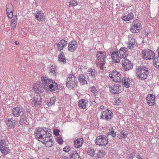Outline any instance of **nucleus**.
<instances>
[{"mask_svg": "<svg viewBox=\"0 0 159 159\" xmlns=\"http://www.w3.org/2000/svg\"><path fill=\"white\" fill-rule=\"evenodd\" d=\"M34 135L36 139L45 144L48 147L52 146L53 144L52 140L50 138V134L46 128L36 129Z\"/></svg>", "mask_w": 159, "mask_h": 159, "instance_id": "1", "label": "nucleus"}, {"mask_svg": "<svg viewBox=\"0 0 159 159\" xmlns=\"http://www.w3.org/2000/svg\"><path fill=\"white\" fill-rule=\"evenodd\" d=\"M41 80L43 84V88L46 90L48 91L50 90L51 91H53L58 89L57 83L54 80L47 79L45 76L42 77Z\"/></svg>", "mask_w": 159, "mask_h": 159, "instance_id": "2", "label": "nucleus"}, {"mask_svg": "<svg viewBox=\"0 0 159 159\" xmlns=\"http://www.w3.org/2000/svg\"><path fill=\"white\" fill-rule=\"evenodd\" d=\"M106 53L105 52L98 51L96 54L97 58L99 61L98 62V66L101 70L103 69V66L105 64V61Z\"/></svg>", "mask_w": 159, "mask_h": 159, "instance_id": "3", "label": "nucleus"}, {"mask_svg": "<svg viewBox=\"0 0 159 159\" xmlns=\"http://www.w3.org/2000/svg\"><path fill=\"white\" fill-rule=\"evenodd\" d=\"M8 143L7 140L4 137H0V150L2 153L6 155L8 154L10 149L7 146Z\"/></svg>", "mask_w": 159, "mask_h": 159, "instance_id": "4", "label": "nucleus"}, {"mask_svg": "<svg viewBox=\"0 0 159 159\" xmlns=\"http://www.w3.org/2000/svg\"><path fill=\"white\" fill-rule=\"evenodd\" d=\"M77 78L72 74L69 75L67 79L66 87L70 89H72L76 86Z\"/></svg>", "mask_w": 159, "mask_h": 159, "instance_id": "5", "label": "nucleus"}, {"mask_svg": "<svg viewBox=\"0 0 159 159\" xmlns=\"http://www.w3.org/2000/svg\"><path fill=\"white\" fill-rule=\"evenodd\" d=\"M148 73V69L145 67L140 66L137 69V74L138 75L139 79L142 80L145 79Z\"/></svg>", "mask_w": 159, "mask_h": 159, "instance_id": "6", "label": "nucleus"}, {"mask_svg": "<svg viewBox=\"0 0 159 159\" xmlns=\"http://www.w3.org/2000/svg\"><path fill=\"white\" fill-rule=\"evenodd\" d=\"M95 143L99 146H106L108 143V138L104 135H99L96 138Z\"/></svg>", "mask_w": 159, "mask_h": 159, "instance_id": "7", "label": "nucleus"}, {"mask_svg": "<svg viewBox=\"0 0 159 159\" xmlns=\"http://www.w3.org/2000/svg\"><path fill=\"white\" fill-rule=\"evenodd\" d=\"M110 92L113 94L119 93L123 90V88L120 83H116L113 86H109Z\"/></svg>", "mask_w": 159, "mask_h": 159, "instance_id": "8", "label": "nucleus"}, {"mask_svg": "<svg viewBox=\"0 0 159 159\" xmlns=\"http://www.w3.org/2000/svg\"><path fill=\"white\" fill-rule=\"evenodd\" d=\"M101 119H104L106 120H109L113 117V113L110 110H106L102 111L101 113Z\"/></svg>", "mask_w": 159, "mask_h": 159, "instance_id": "9", "label": "nucleus"}, {"mask_svg": "<svg viewBox=\"0 0 159 159\" xmlns=\"http://www.w3.org/2000/svg\"><path fill=\"white\" fill-rule=\"evenodd\" d=\"M141 24L138 20H135L131 25L130 31L133 33H137L141 29Z\"/></svg>", "mask_w": 159, "mask_h": 159, "instance_id": "10", "label": "nucleus"}, {"mask_svg": "<svg viewBox=\"0 0 159 159\" xmlns=\"http://www.w3.org/2000/svg\"><path fill=\"white\" fill-rule=\"evenodd\" d=\"M120 74L116 70L112 71L109 73V76L116 83H120L121 81Z\"/></svg>", "mask_w": 159, "mask_h": 159, "instance_id": "11", "label": "nucleus"}, {"mask_svg": "<svg viewBox=\"0 0 159 159\" xmlns=\"http://www.w3.org/2000/svg\"><path fill=\"white\" fill-rule=\"evenodd\" d=\"M142 55L144 59H152L155 56L154 52L150 50H143L142 52Z\"/></svg>", "mask_w": 159, "mask_h": 159, "instance_id": "12", "label": "nucleus"}, {"mask_svg": "<svg viewBox=\"0 0 159 159\" xmlns=\"http://www.w3.org/2000/svg\"><path fill=\"white\" fill-rule=\"evenodd\" d=\"M121 62L124 69L125 71H127L131 69L133 67V65L131 61L126 58H123Z\"/></svg>", "mask_w": 159, "mask_h": 159, "instance_id": "13", "label": "nucleus"}, {"mask_svg": "<svg viewBox=\"0 0 159 159\" xmlns=\"http://www.w3.org/2000/svg\"><path fill=\"white\" fill-rule=\"evenodd\" d=\"M128 42L127 43V47L129 49L134 48L137 43L133 34H130L128 36Z\"/></svg>", "mask_w": 159, "mask_h": 159, "instance_id": "14", "label": "nucleus"}, {"mask_svg": "<svg viewBox=\"0 0 159 159\" xmlns=\"http://www.w3.org/2000/svg\"><path fill=\"white\" fill-rule=\"evenodd\" d=\"M44 14L41 11H38L35 12L34 16L35 18L39 21H42L45 20V18Z\"/></svg>", "mask_w": 159, "mask_h": 159, "instance_id": "15", "label": "nucleus"}, {"mask_svg": "<svg viewBox=\"0 0 159 159\" xmlns=\"http://www.w3.org/2000/svg\"><path fill=\"white\" fill-rule=\"evenodd\" d=\"M78 47V44L77 42L73 40L69 43L68 49L70 52H73L76 50Z\"/></svg>", "mask_w": 159, "mask_h": 159, "instance_id": "16", "label": "nucleus"}, {"mask_svg": "<svg viewBox=\"0 0 159 159\" xmlns=\"http://www.w3.org/2000/svg\"><path fill=\"white\" fill-rule=\"evenodd\" d=\"M23 112V108L19 107H14L12 110L11 113L13 115L16 117L19 116Z\"/></svg>", "mask_w": 159, "mask_h": 159, "instance_id": "17", "label": "nucleus"}, {"mask_svg": "<svg viewBox=\"0 0 159 159\" xmlns=\"http://www.w3.org/2000/svg\"><path fill=\"white\" fill-rule=\"evenodd\" d=\"M146 99L147 103L150 106H152L155 104V96L153 94H148Z\"/></svg>", "mask_w": 159, "mask_h": 159, "instance_id": "18", "label": "nucleus"}, {"mask_svg": "<svg viewBox=\"0 0 159 159\" xmlns=\"http://www.w3.org/2000/svg\"><path fill=\"white\" fill-rule=\"evenodd\" d=\"M119 52L120 56V58L122 59L123 58H125L128 54V49L125 47L121 48L119 49Z\"/></svg>", "mask_w": 159, "mask_h": 159, "instance_id": "19", "label": "nucleus"}, {"mask_svg": "<svg viewBox=\"0 0 159 159\" xmlns=\"http://www.w3.org/2000/svg\"><path fill=\"white\" fill-rule=\"evenodd\" d=\"M111 57L115 63H119L120 61V57L119 55L118 51L111 52Z\"/></svg>", "mask_w": 159, "mask_h": 159, "instance_id": "20", "label": "nucleus"}, {"mask_svg": "<svg viewBox=\"0 0 159 159\" xmlns=\"http://www.w3.org/2000/svg\"><path fill=\"white\" fill-rule=\"evenodd\" d=\"M16 122V121L12 118L8 119L6 122L8 128L9 129L14 128L15 126Z\"/></svg>", "mask_w": 159, "mask_h": 159, "instance_id": "21", "label": "nucleus"}, {"mask_svg": "<svg viewBox=\"0 0 159 159\" xmlns=\"http://www.w3.org/2000/svg\"><path fill=\"white\" fill-rule=\"evenodd\" d=\"M67 42L66 41L63 39L61 40L57 44V50L59 51H61L67 45Z\"/></svg>", "mask_w": 159, "mask_h": 159, "instance_id": "22", "label": "nucleus"}, {"mask_svg": "<svg viewBox=\"0 0 159 159\" xmlns=\"http://www.w3.org/2000/svg\"><path fill=\"white\" fill-rule=\"evenodd\" d=\"M122 84L125 87L129 88L130 87V80L129 78L124 77L122 80Z\"/></svg>", "mask_w": 159, "mask_h": 159, "instance_id": "23", "label": "nucleus"}, {"mask_svg": "<svg viewBox=\"0 0 159 159\" xmlns=\"http://www.w3.org/2000/svg\"><path fill=\"white\" fill-rule=\"evenodd\" d=\"M88 101L84 99H82L80 100L78 102V105L80 107L81 109H85L86 108V104Z\"/></svg>", "mask_w": 159, "mask_h": 159, "instance_id": "24", "label": "nucleus"}, {"mask_svg": "<svg viewBox=\"0 0 159 159\" xmlns=\"http://www.w3.org/2000/svg\"><path fill=\"white\" fill-rule=\"evenodd\" d=\"M83 142V138L77 139L74 142V146L76 148H79L81 147Z\"/></svg>", "mask_w": 159, "mask_h": 159, "instance_id": "25", "label": "nucleus"}, {"mask_svg": "<svg viewBox=\"0 0 159 159\" xmlns=\"http://www.w3.org/2000/svg\"><path fill=\"white\" fill-rule=\"evenodd\" d=\"M133 17L134 15L132 12H131L126 16H123L122 19L125 21H128L132 20Z\"/></svg>", "mask_w": 159, "mask_h": 159, "instance_id": "26", "label": "nucleus"}, {"mask_svg": "<svg viewBox=\"0 0 159 159\" xmlns=\"http://www.w3.org/2000/svg\"><path fill=\"white\" fill-rule=\"evenodd\" d=\"M79 81L82 85L87 84V81L84 75L81 74L79 75Z\"/></svg>", "mask_w": 159, "mask_h": 159, "instance_id": "27", "label": "nucleus"}, {"mask_svg": "<svg viewBox=\"0 0 159 159\" xmlns=\"http://www.w3.org/2000/svg\"><path fill=\"white\" fill-rule=\"evenodd\" d=\"M70 159H80V156L76 151H73L70 155Z\"/></svg>", "mask_w": 159, "mask_h": 159, "instance_id": "28", "label": "nucleus"}, {"mask_svg": "<svg viewBox=\"0 0 159 159\" xmlns=\"http://www.w3.org/2000/svg\"><path fill=\"white\" fill-rule=\"evenodd\" d=\"M58 58L60 62H62L63 64L66 63V60L64 53L62 52L59 54L58 56Z\"/></svg>", "mask_w": 159, "mask_h": 159, "instance_id": "29", "label": "nucleus"}, {"mask_svg": "<svg viewBox=\"0 0 159 159\" xmlns=\"http://www.w3.org/2000/svg\"><path fill=\"white\" fill-rule=\"evenodd\" d=\"M17 18L16 16L13 17L11 21V26L12 29H14L16 26L17 24Z\"/></svg>", "mask_w": 159, "mask_h": 159, "instance_id": "30", "label": "nucleus"}, {"mask_svg": "<svg viewBox=\"0 0 159 159\" xmlns=\"http://www.w3.org/2000/svg\"><path fill=\"white\" fill-rule=\"evenodd\" d=\"M6 11L7 13L9 12H13V7L12 4L11 3H8L6 5Z\"/></svg>", "mask_w": 159, "mask_h": 159, "instance_id": "31", "label": "nucleus"}, {"mask_svg": "<svg viewBox=\"0 0 159 159\" xmlns=\"http://www.w3.org/2000/svg\"><path fill=\"white\" fill-rule=\"evenodd\" d=\"M96 73L95 70L92 69L89 70L87 72V74L93 78L95 77Z\"/></svg>", "mask_w": 159, "mask_h": 159, "instance_id": "32", "label": "nucleus"}, {"mask_svg": "<svg viewBox=\"0 0 159 159\" xmlns=\"http://www.w3.org/2000/svg\"><path fill=\"white\" fill-rule=\"evenodd\" d=\"M128 135L127 133L124 131H122L118 135V138L119 139L125 138L127 137Z\"/></svg>", "mask_w": 159, "mask_h": 159, "instance_id": "33", "label": "nucleus"}, {"mask_svg": "<svg viewBox=\"0 0 159 159\" xmlns=\"http://www.w3.org/2000/svg\"><path fill=\"white\" fill-rule=\"evenodd\" d=\"M153 61L154 66L157 68H159V57H155Z\"/></svg>", "mask_w": 159, "mask_h": 159, "instance_id": "34", "label": "nucleus"}, {"mask_svg": "<svg viewBox=\"0 0 159 159\" xmlns=\"http://www.w3.org/2000/svg\"><path fill=\"white\" fill-rule=\"evenodd\" d=\"M49 73H52L53 75L55 76V73H56V67L54 65H52L50 67L49 69Z\"/></svg>", "mask_w": 159, "mask_h": 159, "instance_id": "35", "label": "nucleus"}, {"mask_svg": "<svg viewBox=\"0 0 159 159\" xmlns=\"http://www.w3.org/2000/svg\"><path fill=\"white\" fill-rule=\"evenodd\" d=\"M114 129L113 128V127H111L109 132L107 133V136L111 135L113 137H115L116 135V134L114 133Z\"/></svg>", "mask_w": 159, "mask_h": 159, "instance_id": "36", "label": "nucleus"}, {"mask_svg": "<svg viewBox=\"0 0 159 159\" xmlns=\"http://www.w3.org/2000/svg\"><path fill=\"white\" fill-rule=\"evenodd\" d=\"M87 153L90 156H93L94 155L95 151L93 148H89L87 150Z\"/></svg>", "mask_w": 159, "mask_h": 159, "instance_id": "37", "label": "nucleus"}, {"mask_svg": "<svg viewBox=\"0 0 159 159\" xmlns=\"http://www.w3.org/2000/svg\"><path fill=\"white\" fill-rule=\"evenodd\" d=\"M56 100V98L53 97L51 98L50 99V101L48 103V105L49 106H52V105L54 104L55 103Z\"/></svg>", "mask_w": 159, "mask_h": 159, "instance_id": "38", "label": "nucleus"}, {"mask_svg": "<svg viewBox=\"0 0 159 159\" xmlns=\"http://www.w3.org/2000/svg\"><path fill=\"white\" fill-rule=\"evenodd\" d=\"M97 153V157L98 158H101L103 157L104 155H105V152L103 151H101L100 150H99L98 151Z\"/></svg>", "mask_w": 159, "mask_h": 159, "instance_id": "39", "label": "nucleus"}, {"mask_svg": "<svg viewBox=\"0 0 159 159\" xmlns=\"http://www.w3.org/2000/svg\"><path fill=\"white\" fill-rule=\"evenodd\" d=\"M90 90L95 96L97 97L98 95V93L96 89L94 87H92L91 88Z\"/></svg>", "mask_w": 159, "mask_h": 159, "instance_id": "40", "label": "nucleus"}, {"mask_svg": "<svg viewBox=\"0 0 159 159\" xmlns=\"http://www.w3.org/2000/svg\"><path fill=\"white\" fill-rule=\"evenodd\" d=\"M34 98L35 101L36 102L37 104V105H40L41 103L40 101L41 100V97L39 96H38L37 97H34Z\"/></svg>", "mask_w": 159, "mask_h": 159, "instance_id": "41", "label": "nucleus"}, {"mask_svg": "<svg viewBox=\"0 0 159 159\" xmlns=\"http://www.w3.org/2000/svg\"><path fill=\"white\" fill-rule=\"evenodd\" d=\"M69 3V7L76 6L78 4L77 2L75 0H70Z\"/></svg>", "mask_w": 159, "mask_h": 159, "instance_id": "42", "label": "nucleus"}, {"mask_svg": "<svg viewBox=\"0 0 159 159\" xmlns=\"http://www.w3.org/2000/svg\"><path fill=\"white\" fill-rule=\"evenodd\" d=\"M70 150V147L68 146H66L63 149V151L65 152H68Z\"/></svg>", "mask_w": 159, "mask_h": 159, "instance_id": "43", "label": "nucleus"}, {"mask_svg": "<svg viewBox=\"0 0 159 159\" xmlns=\"http://www.w3.org/2000/svg\"><path fill=\"white\" fill-rule=\"evenodd\" d=\"M7 16L8 18H10L13 19V17L14 16H14L13 15V12H9L8 13H7Z\"/></svg>", "mask_w": 159, "mask_h": 159, "instance_id": "44", "label": "nucleus"}, {"mask_svg": "<svg viewBox=\"0 0 159 159\" xmlns=\"http://www.w3.org/2000/svg\"><path fill=\"white\" fill-rule=\"evenodd\" d=\"M57 142L60 144H61L63 143V140L61 137H58L57 139Z\"/></svg>", "mask_w": 159, "mask_h": 159, "instance_id": "45", "label": "nucleus"}, {"mask_svg": "<svg viewBox=\"0 0 159 159\" xmlns=\"http://www.w3.org/2000/svg\"><path fill=\"white\" fill-rule=\"evenodd\" d=\"M135 156V153L134 152H133L131 153L130 154V155L129 157V159H132L133 157Z\"/></svg>", "mask_w": 159, "mask_h": 159, "instance_id": "46", "label": "nucleus"}, {"mask_svg": "<svg viewBox=\"0 0 159 159\" xmlns=\"http://www.w3.org/2000/svg\"><path fill=\"white\" fill-rule=\"evenodd\" d=\"M59 131L57 129H55L54 130V134L56 136H57L59 134Z\"/></svg>", "mask_w": 159, "mask_h": 159, "instance_id": "47", "label": "nucleus"}, {"mask_svg": "<svg viewBox=\"0 0 159 159\" xmlns=\"http://www.w3.org/2000/svg\"><path fill=\"white\" fill-rule=\"evenodd\" d=\"M31 103L33 106H38L34 99L31 101Z\"/></svg>", "mask_w": 159, "mask_h": 159, "instance_id": "48", "label": "nucleus"}, {"mask_svg": "<svg viewBox=\"0 0 159 159\" xmlns=\"http://www.w3.org/2000/svg\"><path fill=\"white\" fill-rule=\"evenodd\" d=\"M116 105H119V103H120V99L119 98H118L117 99V100H116Z\"/></svg>", "mask_w": 159, "mask_h": 159, "instance_id": "49", "label": "nucleus"}, {"mask_svg": "<svg viewBox=\"0 0 159 159\" xmlns=\"http://www.w3.org/2000/svg\"><path fill=\"white\" fill-rule=\"evenodd\" d=\"M136 157L138 159H143L140 155L138 154H137Z\"/></svg>", "mask_w": 159, "mask_h": 159, "instance_id": "50", "label": "nucleus"}, {"mask_svg": "<svg viewBox=\"0 0 159 159\" xmlns=\"http://www.w3.org/2000/svg\"><path fill=\"white\" fill-rule=\"evenodd\" d=\"M62 159H69V158L66 156H64L62 157Z\"/></svg>", "mask_w": 159, "mask_h": 159, "instance_id": "51", "label": "nucleus"}, {"mask_svg": "<svg viewBox=\"0 0 159 159\" xmlns=\"http://www.w3.org/2000/svg\"><path fill=\"white\" fill-rule=\"evenodd\" d=\"M91 104H93V105H94L96 104V102L94 101H91Z\"/></svg>", "mask_w": 159, "mask_h": 159, "instance_id": "52", "label": "nucleus"}, {"mask_svg": "<svg viewBox=\"0 0 159 159\" xmlns=\"http://www.w3.org/2000/svg\"><path fill=\"white\" fill-rule=\"evenodd\" d=\"M157 53L158 54V57H159V47L157 48Z\"/></svg>", "mask_w": 159, "mask_h": 159, "instance_id": "53", "label": "nucleus"}, {"mask_svg": "<svg viewBox=\"0 0 159 159\" xmlns=\"http://www.w3.org/2000/svg\"><path fill=\"white\" fill-rule=\"evenodd\" d=\"M144 34L146 36H148V32H144Z\"/></svg>", "mask_w": 159, "mask_h": 159, "instance_id": "54", "label": "nucleus"}, {"mask_svg": "<svg viewBox=\"0 0 159 159\" xmlns=\"http://www.w3.org/2000/svg\"><path fill=\"white\" fill-rule=\"evenodd\" d=\"M104 106H102V105L100 106V108L101 109H104Z\"/></svg>", "mask_w": 159, "mask_h": 159, "instance_id": "55", "label": "nucleus"}, {"mask_svg": "<svg viewBox=\"0 0 159 159\" xmlns=\"http://www.w3.org/2000/svg\"><path fill=\"white\" fill-rule=\"evenodd\" d=\"M15 43L16 44L18 45L19 44V42L17 41H16L15 42Z\"/></svg>", "mask_w": 159, "mask_h": 159, "instance_id": "56", "label": "nucleus"}, {"mask_svg": "<svg viewBox=\"0 0 159 159\" xmlns=\"http://www.w3.org/2000/svg\"><path fill=\"white\" fill-rule=\"evenodd\" d=\"M24 112H23V113H22V115H21V116H24Z\"/></svg>", "mask_w": 159, "mask_h": 159, "instance_id": "57", "label": "nucleus"}, {"mask_svg": "<svg viewBox=\"0 0 159 159\" xmlns=\"http://www.w3.org/2000/svg\"><path fill=\"white\" fill-rule=\"evenodd\" d=\"M34 91H35V92H37V89L36 90H35Z\"/></svg>", "mask_w": 159, "mask_h": 159, "instance_id": "58", "label": "nucleus"}, {"mask_svg": "<svg viewBox=\"0 0 159 159\" xmlns=\"http://www.w3.org/2000/svg\"><path fill=\"white\" fill-rule=\"evenodd\" d=\"M34 89H35L36 88H35V87H34Z\"/></svg>", "mask_w": 159, "mask_h": 159, "instance_id": "59", "label": "nucleus"}, {"mask_svg": "<svg viewBox=\"0 0 159 159\" xmlns=\"http://www.w3.org/2000/svg\"><path fill=\"white\" fill-rule=\"evenodd\" d=\"M48 159V158H46V159Z\"/></svg>", "mask_w": 159, "mask_h": 159, "instance_id": "60", "label": "nucleus"}]
</instances>
